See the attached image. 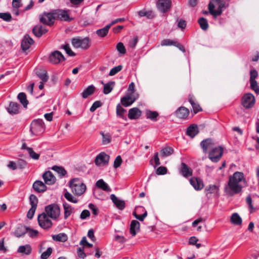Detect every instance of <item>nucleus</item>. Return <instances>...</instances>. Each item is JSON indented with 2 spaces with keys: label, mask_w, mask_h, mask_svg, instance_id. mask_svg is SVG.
<instances>
[{
  "label": "nucleus",
  "mask_w": 259,
  "mask_h": 259,
  "mask_svg": "<svg viewBox=\"0 0 259 259\" xmlns=\"http://www.w3.org/2000/svg\"><path fill=\"white\" fill-rule=\"evenodd\" d=\"M245 181L243 172L236 171L229 177V181L224 190L227 195L232 196L239 193L242 189L241 183Z\"/></svg>",
  "instance_id": "f257e3e1"
},
{
  "label": "nucleus",
  "mask_w": 259,
  "mask_h": 259,
  "mask_svg": "<svg viewBox=\"0 0 259 259\" xmlns=\"http://www.w3.org/2000/svg\"><path fill=\"white\" fill-rule=\"evenodd\" d=\"M228 7L226 3L221 0H211L208 5V10L210 14L215 18L222 14L223 10Z\"/></svg>",
  "instance_id": "f03ea898"
},
{
  "label": "nucleus",
  "mask_w": 259,
  "mask_h": 259,
  "mask_svg": "<svg viewBox=\"0 0 259 259\" xmlns=\"http://www.w3.org/2000/svg\"><path fill=\"white\" fill-rule=\"evenodd\" d=\"M69 186L72 192L77 196L83 194L86 190V186L79 178H74L69 182Z\"/></svg>",
  "instance_id": "7ed1b4c3"
},
{
  "label": "nucleus",
  "mask_w": 259,
  "mask_h": 259,
  "mask_svg": "<svg viewBox=\"0 0 259 259\" xmlns=\"http://www.w3.org/2000/svg\"><path fill=\"white\" fill-rule=\"evenodd\" d=\"M71 44L74 48L87 50L90 47V39L88 37H77L71 39Z\"/></svg>",
  "instance_id": "20e7f679"
},
{
  "label": "nucleus",
  "mask_w": 259,
  "mask_h": 259,
  "mask_svg": "<svg viewBox=\"0 0 259 259\" xmlns=\"http://www.w3.org/2000/svg\"><path fill=\"white\" fill-rule=\"evenodd\" d=\"M44 131L45 126L42 119H37L32 121L30 125V131L33 135H40Z\"/></svg>",
  "instance_id": "39448f33"
},
{
  "label": "nucleus",
  "mask_w": 259,
  "mask_h": 259,
  "mask_svg": "<svg viewBox=\"0 0 259 259\" xmlns=\"http://www.w3.org/2000/svg\"><path fill=\"white\" fill-rule=\"evenodd\" d=\"M46 214L54 220H58L60 215V209L56 204H51L45 207Z\"/></svg>",
  "instance_id": "423d86ee"
},
{
  "label": "nucleus",
  "mask_w": 259,
  "mask_h": 259,
  "mask_svg": "<svg viewBox=\"0 0 259 259\" xmlns=\"http://www.w3.org/2000/svg\"><path fill=\"white\" fill-rule=\"evenodd\" d=\"M37 220L39 225L44 229H49L51 228L53 225L50 218L45 212H42L41 214H39Z\"/></svg>",
  "instance_id": "0eeeda50"
},
{
  "label": "nucleus",
  "mask_w": 259,
  "mask_h": 259,
  "mask_svg": "<svg viewBox=\"0 0 259 259\" xmlns=\"http://www.w3.org/2000/svg\"><path fill=\"white\" fill-rule=\"evenodd\" d=\"M223 153V148L221 146L213 147L209 153V158L214 162L220 160Z\"/></svg>",
  "instance_id": "6e6552de"
},
{
  "label": "nucleus",
  "mask_w": 259,
  "mask_h": 259,
  "mask_svg": "<svg viewBox=\"0 0 259 259\" xmlns=\"http://www.w3.org/2000/svg\"><path fill=\"white\" fill-rule=\"evenodd\" d=\"M55 20L54 10L49 13L44 12L43 14L39 15L40 22L49 26L53 24Z\"/></svg>",
  "instance_id": "1a4fd4ad"
},
{
  "label": "nucleus",
  "mask_w": 259,
  "mask_h": 259,
  "mask_svg": "<svg viewBox=\"0 0 259 259\" xmlns=\"http://www.w3.org/2000/svg\"><path fill=\"white\" fill-rule=\"evenodd\" d=\"M69 10H65L62 9H57L54 10V14L55 16L56 20L60 21L70 22L73 18L69 16L68 14Z\"/></svg>",
  "instance_id": "9d476101"
},
{
  "label": "nucleus",
  "mask_w": 259,
  "mask_h": 259,
  "mask_svg": "<svg viewBox=\"0 0 259 259\" xmlns=\"http://www.w3.org/2000/svg\"><path fill=\"white\" fill-rule=\"evenodd\" d=\"M241 103L245 108H250L252 107L255 103V98L251 94H246L242 98Z\"/></svg>",
  "instance_id": "9b49d317"
},
{
  "label": "nucleus",
  "mask_w": 259,
  "mask_h": 259,
  "mask_svg": "<svg viewBox=\"0 0 259 259\" xmlns=\"http://www.w3.org/2000/svg\"><path fill=\"white\" fill-rule=\"evenodd\" d=\"M109 160V156L102 152L96 156L95 162L98 166H104L108 163Z\"/></svg>",
  "instance_id": "f8f14e48"
},
{
  "label": "nucleus",
  "mask_w": 259,
  "mask_h": 259,
  "mask_svg": "<svg viewBox=\"0 0 259 259\" xmlns=\"http://www.w3.org/2000/svg\"><path fill=\"white\" fill-rule=\"evenodd\" d=\"M64 60L65 58L64 56L58 51L52 52L49 56V61L53 64H58Z\"/></svg>",
  "instance_id": "ddd939ff"
},
{
  "label": "nucleus",
  "mask_w": 259,
  "mask_h": 259,
  "mask_svg": "<svg viewBox=\"0 0 259 259\" xmlns=\"http://www.w3.org/2000/svg\"><path fill=\"white\" fill-rule=\"evenodd\" d=\"M157 9L162 13L167 12L170 8V0H158L156 4Z\"/></svg>",
  "instance_id": "4468645a"
},
{
  "label": "nucleus",
  "mask_w": 259,
  "mask_h": 259,
  "mask_svg": "<svg viewBox=\"0 0 259 259\" xmlns=\"http://www.w3.org/2000/svg\"><path fill=\"white\" fill-rule=\"evenodd\" d=\"M220 185H210L205 189V193L206 196L210 197L211 195L214 196H218L219 195Z\"/></svg>",
  "instance_id": "2eb2a0df"
},
{
  "label": "nucleus",
  "mask_w": 259,
  "mask_h": 259,
  "mask_svg": "<svg viewBox=\"0 0 259 259\" xmlns=\"http://www.w3.org/2000/svg\"><path fill=\"white\" fill-rule=\"evenodd\" d=\"M42 179L47 185H52L55 184L56 179L52 172L50 171H46L42 175Z\"/></svg>",
  "instance_id": "dca6fc26"
},
{
  "label": "nucleus",
  "mask_w": 259,
  "mask_h": 259,
  "mask_svg": "<svg viewBox=\"0 0 259 259\" xmlns=\"http://www.w3.org/2000/svg\"><path fill=\"white\" fill-rule=\"evenodd\" d=\"M33 43V40L29 36V35H25L21 42V48L22 50L24 51L27 50Z\"/></svg>",
  "instance_id": "f3484780"
},
{
  "label": "nucleus",
  "mask_w": 259,
  "mask_h": 259,
  "mask_svg": "<svg viewBox=\"0 0 259 259\" xmlns=\"http://www.w3.org/2000/svg\"><path fill=\"white\" fill-rule=\"evenodd\" d=\"M200 146L204 153L207 152L208 150H211L214 146V143L211 139H207L203 140L200 143Z\"/></svg>",
  "instance_id": "a211bd4d"
},
{
  "label": "nucleus",
  "mask_w": 259,
  "mask_h": 259,
  "mask_svg": "<svg viewBox=\"0 0 259 259\" xmlns=\"http://www.w3.org/2000/svg\"><path fill=\"white\" fill-rule=\"evenodd\" d=\"M177 117L181 119H186L189 114V110L187 108L181 106L175 112Z\"/></svg>",
  "instance_id": "6ab92c4d"
},
{
  "label": "nucleus",
  "mask_w": 259,
  "mask_h": 259,
  "mask_svg": "<svg viewBox=\"0 0 259 259\" xmlns=\"http://www.w3.org/2000/svg\"><path fill=\"white\" fill-rule=\"evenodd\" d=\"M190 183L196 190H201L204 187L202 181L196 177L191 178L190 179Z\"/></svg>",
  "instance_id": "aec40b11"
},
{
  "label": "nucleus",
  "mask_w": 259,
  "mask_h": 259,
  "mask_svg": "<svg viewBox=\"0 0 259 259\" xmlns=\"http://www.w3.org/2000/svg\"><path fill=\"white\" fill-rule=\"evenodd\" d=\"M32 187L34 190L38 193L44 192L47 189V187L46 186V184L39 180L35 181Z\"/></svg>",
  "instance_id": "412c9836"
},
{
  "label": "nucleus",
  "mask_w": 259,
  "mask_h": 259,
  "mask_svg": "<svg viewBox=\"0 0 259 259\" xmlns=\"http://www.w3.org/2000/svg\"><path fill=\"white\" fill-rule=\"evenodd\" d=\"M180 172L181 174L185 178H188L191 176L193 174L192 169L189 167L188 165L185 163H182L181 164Z\"/></svg>",
  "instance_id": "4be33fe9"
},
{
  "label": "nucleus",
  "mask_w": 259,
  "mask_h": 259,
  "mask_svg": "<svg viewBox=\"0 0 259 259\" xmlns=\"http://www.w3.org/2000/svg\"><path fill=\"white\" fill-rule=\"evenodd\" d=\"M136 100V98L130 94L122 98L121 99V102L124 106L127 107L132 105Z\"/></svg>",
  "instance_id": "5701e85b"
},
{
  "label": "nucleus",
  "mask_w": 259,
  "mask_h": 259,
  "mask_svg": "<svg viewBox=\"0 0 259 259\" xmlns=\"http://www.w3.org/2000/svg\"><path fill=\"white\" fill-rule=\"evenodd\" d=\"M141 115V111L138 108H133L129 110L128 117L130 119H137Z\"/></svg>",
  "instance_id": "b1692460"
},
{
  "label": "nucleus",
  "mask_w": 259,
  "mask_h": 259,
  "mask_svg": "<svg viewBox=\"0 0 259 259\" xmlns=\"http://www.w3.org/2000/svg\"><path fill=\"white\" fill-rule=\"evenodd\" d=\"M48 30L45 27L41 25H36L32 29L33 34L37 37H40L42 34H45Z\"/></svg>",
  "instance_id": "393cba45"
},
{
  "label": "nucleus",
  "mask_w": 259,
  "mask_h": 259,
  "mask_svg": "<svg viewBox=\"0 0 259 259\" xmlns=\"http://www.w3.org/2000/svg\"><path fill=\"white\" fill-rule=\"evenodd\" d=\"M32 252V247L29 244H26L24 245L20 246L18 249L17 252L22 254L28 255L31 254Z\"/></svg>",
  "instance_id": "a878e982"
},
{
  "label": "nucleus",
  "mask_w": 259,
  "mask_h": 259,
  "mask_svg": "<svg viewBox=\"0 0 259 259\" xmlns=\"http://www.w3.org/2000/svg\"><path fill=\"white\" fill-rule=\"evenodd\" d=\"M110 198L112 202L118 209L122 210L125 207L124 201L117 198L114 194H111Z\"/></svg>",
  "instance_id": "bb28decb"
},
{
  "label": "nucleus",
  "mask_w": 259,
  "mask_h": 259,
  "mask_svg": "<svg viewBox=\"0 0 259 259\" xmlns=\"http://www.w3.org/2000/svg\"><path fill=\"white\" fill-rule=\"evenodd\" d=\"M140 224L136 220L132 221L130 225V233L133 236H135L140 230Z\"/></svg>",
  "instance_id": "cd10ccee"
},
{
  "label": "nucleus",
  "mask_w": 259,
  "mask_h": 259,
  "mask_svg": "<svg viewBox=\"0 0 259 259\" xmlns=\"http://www.w3.org/2000/svg\"><path fill=\"white\" fill-rule=\"evenodd\" d=\"M28 231V228L24 226H19L14 233V235L17 237H20L25 235Z\"/></svg>",
  "instance_id": "c85d7f7f"
},
{
  "label": "nucleus",
  "mask_w": 259,
  "mask_h": 259,
  "mask_svg": "<svg viewBox=\"0 0 259 259\" xmlns=\"http://www.w3.org/2000/svg\"><path fill=\"white\" fill-rule=\"evenodd\" d=\"M199 132L196 125L192 124L189 126L187 130V134L191 138H194Z\"/></svg>",
  "instance_id": "c756f323"
},
{
  "label": "nucleus",
  "mask_w": 259,
  "mask_h": 259,
  "mask_svg": "<svg viewBox=\"0 0 259 259\" xmlns=\"http://www.w3.org/2000/svg\"><path fill=\"white\" fill-rule=\"evenodd\" d=\"M174 152V149L169 146L163 147L160 151V155L162 158L171 155Z\"/></svg>",
  "instance_id": "7c9ffc66"
},
{
  "label": "nucleus",
  "mask_w": 259,
  "mask_h": 259,
  "mask_svg": "<svg viewBox=\"0 0 259 259\" xmlns=\"http://www.w3.org/2000/svg\"><path fill=\"white\" fill-rule=\"evenodd\" d=\"M8 112L11 114H16L19 113V105L15 102H11L8 108Z\"/></svg>",
  "instance_id": "2f4dec72"
},
{
  "label": "nucleus",
  "mask_w": 259,
  "mask_h": 259,
  "mask_svg": "<svg viewBox=\"0 0 259 259\" xmlns=\"http://www.w3.org/2000/svg\"><path fill=\"white\" fill-rule=\"evenodd\" d=\"M189 102L192 106L193 111L194 113H197L201 110V108L199 105L195 102L193 97L191 96H189Z\"/></svg>",
  "instance_id": "473e14b6"
},
{
  "label": "nucleus",
  "mask_w": 259,
  "mask_h": 259,
  "mask_svg": "<svg viewBox=\"0 0 259 259\" xmlns=\"http://www.w3.org/2000/svg\"><path fill=\"white\" fill-rule=\"evenodd\" d=\"M52 238L56 241L65 242L68 240V236L65 233H61L53 235Z\"/></svg>",
  "instance_id": "72a5a7b5"
},
{
  "label": "nucleus",
  "mask_w": 259,
  "mask_h": 259,
  "mask_svg": "<svg viewBox=\"0 0 259 259\" xmlns=\"http://www.w3.org/2000/svg\"><path fill=\"white\" fill-rule=\"evenodd\" d=\"M95 91V87L93 85H89L86 88L83 92L82 93V97L83 98L85 99L89 96L93 94Z\"/></svg>",
  "instance_id": "f704fd0d"
},
{
  "label": "nucleus",
  "mask_w": 259,
  "mask_h": 259,
  "mask_svg": "<svg viewBox=\"0 0 259 259\" xmlns=\"http://www.w3.org/2000/svg\"><path fill=\"white\" fill-rule=\"evenodd\" d=\"M96 185L98 188H99L105 191L108 192L111 190V189L109 187V186L108 185V184L107 183H106L102 179H100V180H98L96 182Z\"/></svg>",
  "instance_id": "c9c22d12"
},
{
  "label": "nucleus",
  "mask_w": 259,
  "mask_h": 259,
  "mask_svg": "<svg viewBox=\"0 0 259 259\" xmlns=\"http://www.w3.org/2000/svg\"><path fill=\"white\" fill-rule=\"evenodd\" d=\"M231 222L234 225H240L242 224V219L237 213H234L231 216Z\"/></svg>",
  "instance_id": "e433bc0d"
},
{
  "label": "nucleus",
  "mask_w": 259,
  "mask_h": 259,
  "mask_svg": "<svg viewBox=\"0 0 259 259\" xmlns=\"http://www.w3.org/2000/svg\"><path fill=\"white\" fill-rule=\"evenodd\" d=\"M110 28V26L108 24L104 28L97 30L96 34L100 37H104L108 34Z\"/></svg>",
  "instance_id": "4c0bfd02"
},
{
  "label": "nucleus",
  "mask_w": 259,
  "mask_h": 259,
  "mask_svg": "<svg viewBox=\"0 0 259 259\" xmlns=\"http://www.w3.org/2000/svg\"><path fill=\"white\" fill-rule=\"evenodd\" d=\"M64 209V219H67L72 213L73 208L68 204L65 203L63 204Z\"/></svg>",
  "instance_id": "58836bf2"
},
{
  "label": "nucleus",
  "mask_w": 259,
  "mask_h": 259,
  "mask_svg": "<svg viewBox=\"0 0 259 259\" xmlns=\"http://www.w3.org/2000/svg\"><path fill=\"white\" fill-rule=\"evenodd\" d=\"M115 82L114 81H110L107 83L104 84L103 92L105 94H108L110 93L114 87Z\"/></svg>",
  "instance_id": "ea45409f"
},
{
  "label": "nucleus",
  "mask_w": 259,
  "mask_h": 259,
  "mask_svg": "<svg viewBox=\"0 0 259 259\" xmlns=\"http://www.w3.org/2000/svg\"><path fill=\"white\" fill-rule=\"evenodd\" d=\"M18 99L23 106L26 108L28 104V101L26 99V94L24 93H19L18 95Z\"/></svg>",
  "instance_id": "a19ab883"
},
{
  "label": "nucleus",
  "mask_w": 259,
  "mask_h": 259,
  "mask_svg": "<svg viewBox=\"0 0 259 259\" xmlns=\"http://www.w3.org/2000/svg\"><path fill=\"white\" fill-rule=\"evenodd\" d=\"M52 169L57 172L61 177L64 176L67 174L66 170L61 166L55 165L52 167Z\"/></svg>",
  "instance_id": "79ce46f5"
},
{
  "label": "nucleus",
  "mask_w": 259,
  "mask_h": 259,
  "mask_svg": "<svg viewBox=\"0 0 259 259\" xmlns=\"http://www.w3.org/2000/svg\"><path fill=\"white\" fill-rule=\"evenodd\" d=\"M37 76L42 80V82H47L48 80L49 76L46 70L42 71H37L36 72Z\"/></svg>",
  "instance_id": "37998d69"
},
{
  "label": "nucleus",
  "mask_w": 259,
  "mask_h": 259,
  "mask_svg": "<svg viewBox=\"0 0 259 259\" xmlns=\"http://www.w3.org/2000/svg\"><path fill=\"white\" fill-rule=\"evenodd\" d=\"M138 14L140 17H146L148 19H152L154 17L152 11H145L144 10L138 12Z\"/></svg>",
  "instance_id": "c03bdc74"
},
{
  "label": "nucleus",
  "mask_w": 259,
  "mask_h": 259,
  "mask_svg": "<svg viewBox=\"0 0 259 259\" xmlns=\"http://www.w3.org/2000/svg\"><path fill=\"white\" fill-rule=\"evenodd\" d=\"M102 136V143L103 145L109 144L111 141V136L109 134H104L103 132H100Z\"/></svg>",
  "instance_id": "a18cd8bd"
},
{
  "label": "nucleus",
  "mask_w": 259,
  "mask_h": 259,
  "mask_svg": "<svg viewBox=\"0 0 259 259\" xmlns=\"http://www.w3.org/2000/svg\"><path fill=\"white\" fill-rule=\"evenodd\" d=\"M198 22L200 25V28L202 29H203L204 30H206L207 29L208 27V24L207 21L205 18H204L203 17L200 18L199 19Z\"/></svg>",
  "instance_id": "49530a36"
},
{
  "label": "nucleus",
  "mask_w": 259,
  "mask_h": 259,
  "mask_svg": "<svg viewBox=\"0 0 259 259\" xmlns=\"http://www.w3.org/2000/svg\"><path fill=\"white\" fill-rule=\"evenodd\" d=\"M29 202L31 205V207H33L34 208H37V203H38V199L36 196L33 194H31L29 196Z\"/></svg>",
  "instance_id": "de8ad7c7"
},
{
  "label": "nucleus",
  "mask_w": 259,
  "mask_h": 259,
  "mask_svg": "<svg viewBox=\"0 0 259 259\" xmlns=\"http://www.w3.org/2000/svg\"><path fill=\"white\" fill-rule=\"evenodd\" d=\"M126 112V110L121 107L120 104L117 105L116 106V114L117 115L122 119H124V114Z\"/></svg>",
  "instance_id": "09e8293b"
},
{
  "label": "nucleus",
  "mask_w": 259,
  "mask_h": 259,
  "mask_svg": "<svg viewBox=\"0 0 259 259\" xmlns=\"http://www.w3.org/2000/svg\"><path fill=\"white\" fill-rule=\"evenodd\" d=\"M64 197L67 200L72 203H76L78 202V200L68 192L64 194Z\"/></svg>",
  "instance_id": "8fccbe9b"
},
{
  "label": "nucleus",
  "mask_w": 259,
  "mask_h": 259,
  "mask_svg": "<svg viewBox=\"0 0 259 259\" xmlns=\"http://www.w3.org/2000/svg\"><path fill=\"white\" fill-rule=\"evenodd\" d=\"M146 115L147 118L155 120L158 115V114L156 111H148L146 112Z\"/></svg>",
  "instance_id": "3c124183"
},
{
  "label": "nucleus",
  "mask_w": 259,
  "mask_h": 259,
  "mask_svg": "<svg viewBox=\"0 0 259 259\" xmlns=\"http://www.w3.org/2000/svg\"><path fill=\"white\" fill-rule=\"evenodd\" d=\"M28 152L29 154L30 157L35 160L39 159L40 155L39 154L35 153L32 148H28Z\"/></svg>",
  "instance_id": "603ef678"
},
{
  "label": "nucleus",
  "mask_w": 259,
  "mask_h": 259,
  "mask_svg": "<svg viewBox=\"0 0 259 259\" xmlns=\"http://www.w3.org/2000/svg\"><path fill=\"white\" fill-rule=\"evenodd\" d=\"M52 251L53 250L51 247L48 248L46 251L41 253L40 258L41 259H47L52 254Z\"/></svg>",
  "instance_id": "864d4df0"
},
{
  "label": "nucleus",
  "mask_w": 259,
  "mask_h": 259,
  "mask_svg": "<svg viewBox=\"0 0 259 259\" xmlns=\"http://www.w3.org/2000/svg\"><path fill=\"white\" fill-rule=\"evenodd\" d=\"M177 42L169 39H165L161 41V45L162 46H176Z\"/></svg>",
  "instance_id": "5fc2aeb1"
},
{
  "label": "nucleus",
  "mask_w": 259,
  "mask_h": 259,
  "mask_svg": "<svg viewBox=\"0 0 259 259\" xmlns=\"http://www.w3.org/2000/svg\"><path fill=\"white\" fill-rule=\"evenodd\" d=\"M122 68V65H118L112 68L109 72V75L113 76L119 72Z\"/></svg>",
  "instance_id": "6e6d98bb"
},
{
  "label": "nucleus",
  "mask_w": 259,
  "mask_h": 259,
  "mask_svg": "<svg viewBox=\"0 0 259 259\" xmlns=\"http://www.w3.org/2000/svg\"><path fill=\"white\" fill-rule=\"evenodd\" d=\"M17 166H18V168L22 169L26 167L27 165V163L26 161L23 159H19L17 162Z\"/></svg>",
  "instance_id": "4d7b16f0"
},
{
  "label": "nucleus",
  "mask_w": 259,
  "mask_h": 259,
  "mask_svg": "<svg viewBox=\"0 0 259 259\" xmlns=\"http://www.w3.org/2000/svg\"><path fill=\"white\" fill-rule=\"evenodd\" d=\"M250 87L256 94H259V88L255 80L250 81Z\"/></svg>",
  "instance_id": "13d9d810"
},
{
  "label": "nucleus",
  "mask_w": 259,
  "mask_h": 259,
  "mask_svg": "<svg viewBox=\"0 0 259 259\" xmlns=\"http://www.w3.org/2000/svg\"><path fill=\"white\" fill-rule=\"evenodd\" d=\"M0 18L9 22L11 21L12 17L9 13H0Z\"/></svg>",
  "instance_id": "bf43d9fd"
},
{
  "label": "nucleus",
  "mask_w": 259,
  "mask_h": 259,
  "mask_svg": "<svg viewBox=\"0 0 259 259\" xmlns=\"http://www.w3.org/2000/svg\"><path fill=\"white\" fill-rule=\"evenodd\" d=\"M117 51L121 54H125L126 50L125 47L122 42H118L116 45Z\"/></svg>",
  "instance_id": "052dcab7"
},
{
  "label": "nucleus",
  "mask_w": 259,
  "mask_h": 259,
  "mask_svg": "<svg viewBox=\"0 0 259 259\" xmlns=\"http://www.w3.org/2000/svg\"><path fill=\"white\" fill-rule=\"evenodd\" d=\"M63 49L66 52V53L70 56H74L75 54L71 50L70 46L68 44L64 45L63 47Z\"/></svg>",
  "instance_id": "680f3d73"
},
{
  "label": "nucleus",
  "mask_w": 259,
  "mask_h": 259,
  "mask_svg": "<svg viewBox=\"0 0 259 259\" xmlns=\"http://www.w3.org/2000/svg\"><path fill=\"white\" fill-rule=\"evenodd\" d=\"M122 162L121 157L120 156H117L116 158H115L114 162V165L113 166L114 168H118L120 166L121 164V163Z\"/></svg>",
  "instance_id": "e2e57ef3"
},
{
  "label": "nucleus",
  "mask_w": 259,
  "mask_h": 259,
  "mask_svg": "<svg viewBox=\"0 0 259 259\" xmlns=\"http://www.w3.org/2000/svg\"><path fill=\"white\" fill-rule=\"evenodd\" d=\"M84 247L82 248L79 247L77 249V254L78 256L81 258H84L87 256L85 253L84 252Z\"/></svg>",
  "instance_id": "0e129e2a"
},
{
  "label": "nucleus",
  "mask_w": 259,
  "mask_h": 259,
  "mask_svg": "<svg viewBox=\"0 0 259 259\" xmlns=\"http://www.w3.org/2000/svg\"><path fill=\"white\" fill-rule=\"evenodd\" d=\"M167 172V168L164 166L159 167L156 170V173L158 175H164Z\"/></svg>",
  "instance_id": "69168bd1"
},
{
  "label": "nucleus",
  "mask_w": 259,
  "mask_h": 259,
  "mask_svg": "<svg viewBox=\"0 0 259 259\" xmlns=\"http://www.w3.org/2000/svg\"><path fill=\"white\" fill-rule=\"evenodd\" d=\"M90 215V212L88 210H83L80 214V218L82 220H84L89 217Z\"/></svg>",
  "instance_id": "338daca9"
},
{
  "label": "nucleus",
  "mask_w": 259,
  "mask_h": 259,
  "mask_svg": "<svg viewBox=\"0 0 259 259\" xmlns=\"http://www.w3.org/2000/svg\"><path fill=\"white\" fill-rule=\"evenodd\" d=\"M138 42V38L137 37H134L132 39H131L129 42L128 45L132 48H134L137 45Z\"/></svg>",
  "instance_id": "774afa93"
}]
</instances>
